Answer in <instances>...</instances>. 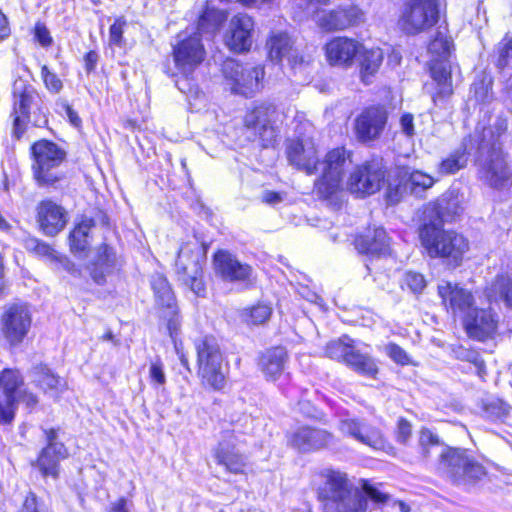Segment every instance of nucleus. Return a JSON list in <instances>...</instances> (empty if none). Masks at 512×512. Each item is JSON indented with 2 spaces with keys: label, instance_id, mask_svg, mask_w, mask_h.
Wrapping results in <instances>:
<instances>
[{
  "label": "nucleus",
  "instance_id": "obj_1",
  "mask_svg": "<svg viewBox=\"0 0 512 512\" xmlns=\"http://www.w3.org/2000/svg\"><path fill=\"white\" fill-rule=\"evenodd\" d=\"M458 201L453 191L446 192L424 211V224L420 229L421 245L431 258H445L458 266L469 250V242L455 231L442 229L445 217L457 213Z\"/></svg>",
  "mask_w": 512,
  "mask_h": 512
},
{
  "label": "nucleus",
  "instance_id": "obj_2",
  "mask_svg": "<svg viewBox=\"0 0 512 512\" xmlns=\"http://www.w3.org/2000/svg\"><path fill=\"white\" fill-rule=\"evenodd\" d=\"M508 127L507 119L498 116L493 124L486 127L480 122L477 136L476 165L481 181L495 189H504L512 178V170L501 147V137Z\"/></svg>",
  "mask_w": 512,
  "mask_h": 512
},
{
  "label": "nucleus",
  "instance_id": "obj_3",
  "mask_svg": "<svg viewBox=\"0 0 512 512\" xmlns=\"http://www.w3.org/2000/svg\"><path fill=\"white\" fill-rule=\"evenodd\" d=\"M320 499L325 512H365L367 500L340 471H328Z\"/></svg>",
  "mask_w": 512,
  "mask_h": 512
},
{
  "label": "nucleus",
  "instance_id": "obj_4",
  "mask_svg": "<svg viewBox=\"0 0 512 512\" xmlns=\"http://www.w3.org/2000/svg\"><path fill=\"white\" fill-rule=\"evenodd\" d=\"M439 471L454 484L470 488L486 474L484 467L466 454V451L446 448L441 452Z\"/></svg>",
  "mask_w": 512,
  "mask_h": 512
},
{
  "label": "nucleus",
  "instance_id": "obj_5",
  "mask_svg": "<svg viewBox=\"0 0 512 512\" xmlns=\"http://www.w3.org/2000/svg\"><path fill=\"white\" fill-rule=\"evenodd\" d=\"M32 172L37 184L42 187L55 185L64 174L59 170L66 158V152L57 144L40 140L32 145Z\"/></svg>",
  "mask_w": 512,
  "mask_h": 512
},
{
  "label": "nucleus",
  "instance_id": "obj_6",
  "mask_svg": "<svg viewBox=\"0 0 512 512\" xmlns=\"http://www.w3.org/2000/svg\"><path fill=\"white\" fill-rule=\"evenodd\" d=\"M224 87L232 94L251 97L263 88L265 76L262 65L241 64L236 60L228 59L223 68Z\"/></svg>",
  "mask_w": 512,
  "mask_h": 512
},
{
  "label": "nucleus",
  "instance_id": "obj_7",
  "mask_svg": "<svg viewBox=\"0 0 512 512\" xmlns=\"http://www.w3.org/2000/svg\"><path fill=\"white\" fill-rule=\"evenodd\" d=\"M199 375L204 385L221 390L226 384L222 354L215 338L205 336L195 342Z\"/></svg>",
  "mask_w": 512,
  "mask_h": 512
},
{
  "label": "nucleus",
  "instance_id": "obj_8",
  "mask_svg": "<svg viewBox=\"0 0 512 512\" xmlns=\"http://www.w3.org/2000/svg\"><path fill=\"white\" fill-rule=\"evenodd\" d=\"M23 377L17 369L6 368L0 371V423H11L15 416L16 402L22 401L32 407L37 403V397L29 392L18 393L23 385Z\"/></svg>",
  "mask_w": 512,
  "mask_h": 512
},
{
  "label": "nucleus",
  "instance_id": "obj_9",
  "mask_svg": "<svg viewBox=\"0 0 512 512\" xmlns=\"http://www.w3.org/2000/svg\"><path fill=\"white\" fill-rule=\"evenodd\" d=\"M203 255L199 242L192 239L181 245L175 262V272L179 281L189 286L196 295L204 292L201 266Z\"/></svg>",
  "mask_w": 512,
  "mask_h": 512
},
{
  "label": "nucleus",
  "instance_id": "obj_10",
  "mask_svg": "<svg viewBox=\"0 0 512 512\" xmlns=\"http://www.w3.org/2000/svg\"><path fill=\"white\" fill-rule=\"evenodd\" d=\"M351 163V153L344 147L330 150L319 163L322 175L315 184L317 192L325 198L336 193L342 187L345 171Z\"/></svg>",
  "mask_w": 512,
  "mask_h": 512
},
{
  "label": "nucleus",
  "instance_id": "obj_11",
  "mask_svg": "<svg viewBox=\"0 0 512 512\" xmlns=\"http://www.w3.org/2000/svg\"><path fill=\"white\" fill-rule=\"evenodd\" d=\"M32 326V313L27 304L12 303L0 315V337L10 346L20 345Z\"/></svg>",
  "mask_w": 512,
  "mask_h": 512
},
{
  "label": "nucleus",
  "instance_id": "obj_12",
  "mask_svg": "<svg viewBox=\"0 0 512 512\" xmlns=\"http://www.w3.org/2000/svg\"><path fill=\"white\" fill-rule=\"evenodd\" d=\"M439 17L438 0H407L399 25L407 34H418L434 26Z\"/></svg>",
  "mask_w": 512,
  "mask_h": 512
},
{
  "label": "nucleus",
  "instance_id": "obj_13",
  "mask_svg": "<svg viewBox=\"0 0 512 512\" xmlns=\"http://www.w3.org/2000/svg\"><path fill=\"white\" fill-rule=\"evenodd\" d=\"M314 2L313 6L307 8L305 5L304 9L308 12H312L314 22L324 31H341L350 27L356 26L363 21L362 11L353 4L340 5L332 10L316 9L318 4H327Z\"/></svg>",
  "mask_w": 512,
  "mask_h": 512
},
{
  "label": "nucleus",
  "instance_id": "obj_14",
  "mask_svg": "<svg viewBox=\"0 0 512 512\" xmlns=\"http://www.w3.org/2000/svg\"><path fill=\"white\" fill-rule=\"evenodd\" d=\"M205 49L198 33L189 30L178 34L173 46V58L176 68L185 76L191 74L204 60Z\"/></svg>",
  "mask_w": 512,
  "mask_h": 512
},
{
  "label": "nucleus",
  "instance_id": "obj_15",
  "mask_svg": "<svg viewBox=\"0 0 512 512\" xmlns=\"http://www.w3.org/2000/svg\"><path fill=\"white\" fill-rule=\"evenodd\" d=\"M352 340L344 336L327 344L326 355L331 359L343 360L355 371L367 377H374L378 367L372 357L354 350Z\"/></svg>",
  "mask_w": 512,
  "mask_h": 512
},
{
  "label": "nucleus",
  "instance_id": "obj_16",
  "mask_svg": "<svg viewBox=\"0 0 512 512\" xmlns=\"http://www.w3.org/2000/svg\"><path fill=\"white\" fill-rule=\"evenodd\" d=\"M282 113L270 103H262L254 107L245 116V125L257 131L264 146H269L277 136V123Z\"/></svg>",
  "mask_w": 512,
  "mask_h": 512
},
{
  "label": "nucleus",
  "instance_id": "obj_17",
  "mask_svg": "<svg viewBox=\"0 0 512 512\" xmlns=\"http://www.w3.org/2000/svg\"><path fill=\"white\" fill-rule=\"evenodd\" d=\"M384 181V172L377 163H366L355 168L347 182V188L358 197L377 192Z\"/></svg>",
  "mask_w": 512,
  "mask_h": 512
},
{
  "label": "nucleus",
  "instance_id": "obj_18",
  "mask_svg": "<svg viewBox=\"0 0 512 512\" xmlns=\"http://www.w3.org/2000/svg\"><path fill=\"white\" fill-rule=\"evenodd\" d=\"M363 44L354 38L336 36L324 46L327 62L331 66L350 68L355 57L362 51Z\"/></svg>",
  "mask_w": 512,
  "mask_h": 512
},
{
  "label": "nucleus",
  "instance_id": "obj_19",
  "mask_svg": "<svg viewBox=\"0 0 512 512\" xmlns=\"http://www.w3.org/2000/svg\"><path fill=\"white\" fill-rule=\"evenodd\" d=\"M289 163L307 174H314L319 164L317 148L312 138L303 137L289 140L286 147Z\"/></svg>",
  "mask_w": 512,
  "mask_h": 512
},
{
  "label": "nucleus",
  "instance_id": "obj_20",
  "mask_svg": "<svg viewBox=\"0 0 512 512\" xmlns=\"http://www.w3.org/2000/svg\"><path fill=\"white\" fill-rule=\"evenodd\" d=\"M438 295L448 312L462 319L474 308V297L470 291L448 281L438 284Z\"/></svg>",
  "mask_w": 512,
  "mask_h": 512
},
{
  "label": "nucleus",
  "instance_id": "obj_21",
  "mask_svg": "<svg viewBox=\"0 0 512 512\" xmlns=\"http://www.w3.org/2000/svg\"><path fill=\"white\" fill-rule=\"evenodd\" d=\"M254 21L247 14H237L229 22L224 36L226 46L234 52L250 50L253 43Z\"/></svg>",
  "mask_w": 512,
  "mask_h": 512
},
{
  "label": "nucleus",
  "instance_id": "obj_22",
  "mask_svg": "<svg viewBox=\"0 0 512 512\" xmlns=\"http://www.w3.org/2000/svg\"><path fill=\"white\" fill-rule=\"evenodd\" d=\"M387 111L382 107H369L355 120V134L361 142L380 137L387 123Z\"/></svg>",
  "mask_w": 512,
  "mask_h": 512
},
{
  "label": "nucleus",
  "instance_id": "obj_23",
  "mask_svg": "<svg viewBox=\"0 0 512 512\" xmlns=\"http://www.w3.org/2000/svg\"><path fill=\"white\" fill-rule=\"evenodd\" d=\"M462 322L470 338L484 341L495 334L498 320L490 309L473 308L471 312H467Z\"/></svg>",
  "mask_w": 512,
  "mask_h": 512
},
{
  "label": "nucleus",
  "instance_id": "obj_24",
  "mask_svg": "<svg viewBox=\"0 0 512 512\" xmlns=\"http://www.w3.org/2000/svg\"><path fill=\"white\" fill-rule=\"evenodd\" d=\"M435 180L432 176L422 172L413 171L411 173L405 172L401 176L399 183L388 184L386 197L390 204H395L400 201L403 192L409 190L411 194L419 196L422 192L433 186Z\"/></svg>",
  "mask_w": 512,
  "mask_h": 512
},
{
  "label": "nucleus",
  "instance_id": "obj_25",
  "mask_svg": "<svg viewBox=\"0 0 512 512\" xmlns=\"http://www.w3.org/2000/svg\"><path fill=\"white\" fill-rule=\"evenodd\" d=\"M118 267V258L110 246L101 244L94 249L87 269L91 278L97 284H104Z\"/></svg>",
  "mask_w": 512,
  "mask_h": 512
},
{
  "label": "nucleus",
  "instance_id": "obj_26",
  "mask_svg": "<svg viewBox=\"0 0 512 512\" xmlns=\"http://www.w3.org/2000/svg\"><path fill=\"white\" fill-rule=\"evenodd\" d=\"M65 209L51 200H43L37 206V221L45 235L58 234L67 224Z\"/></svg>",
  "mask_w": 512,
  "mask_h": 512
},
{
  "label": "nucleus",
  "instance_id": "obj_27",
  "mask_svg": "<svg viewBox=\"0 0 512 512\" xmlns=\"http://www.w3.org/2000/svg\"><path fill=\"white\" fill-rule=\"evenodd\" d=\"M48 445L41 451L37 466L44 476L56 477L58 474V463L68 456L67 449L62 443L56 442V431L51 429L45 432Z\"/></svg>",
  "mask_w": 512,
  "mask_h": 512
},
{
  "label": "nucleus",
  "instance_id": "obj_28",
  "mask_svg": "<svg viewBox=\"0 0 512 512\" xmlns=\"http://www.w3.org/2000/svg\"><path fill=\"white\" fill-rule=\"evenodd\" d=\"M339 430L344 435H348L374 449H383L385 446L383 436L378 429L360 423L355 419H342L339 423Z\"/></svg>",
  "mask_w": 512,
  "mask_h": 512
},
{
  "label": "nucleus",
  "instance_id": "obj_29",
  "mask_svg": "<svg viewBox=\"0 0 512 512\" xmlns=\"http://www.w3.org/2000/svg\"><path fill=\"white\" fill-rule=\"evenodd\" d=\"M214 457L218 464L232 473H241L246 465L245 458L235 450V436L225 432L222 439L214 449Z\"/></svg>",
  "mask_w": 512,
  "mask_h": 512
},
{
  "label": "nucleus",
  "instance_id": "obj_30",
  "mask_svg": "<svg viewBox=\"0 0 512 512\" xmlns=\"http://www.w3.org/2000/svg\"><path fill=\"white\" fill-rule=\"evenodd\" d=\"M331 439L325 430L301 427L290 436L289 443L300 452H310L325 447Z\"/></svg>",
  "mask_w": 512,
  "mask_h": 512
},
{
  "label": "nucleus",
  "instance_id": "obj_31",
  "mask_svg": "<svg viewBox=\"0 0 512 512\" xmlns=\"http://www.w3.org/2000/svg\"><path fill=\"white\" fill-rule=\"evenodd\" d=\"M215 269L221 277L228 281H244L250 278L252 268L239 262L232 254L219 251L214 256Z\"/></svg>",
  "mask_w": 512,
  "mask_h": 512
},
{
  "label": "nucleus",
  "instance_id": "obj_32",
  "mask_svg": "<svg viewBox=\"0 0 512 512\" xmlns=\"http://www.w3.org/2000/svg\"><path fill=\"white\" fill-rule=\"evenodd\" d=\"M479 130L480 123L477 125L474 135L464 139L462 148L455 150L442 160L439 165L441 174H454L467 166L470 151L474 148L477 149L476 140Z\"/></svg>",
  "mask_w": 512,
  "mask_h": 512
},
{
  "label": "nucleus",
  "instance_id": "obj_33",
  "mask_svg": "<svg viewBox=\"0 0 512 512\" xmlns=\"http://www.w3.org/2000/svg\"><path fill=\"white\" fill-rule=\"evenodd\" d=\"M355 247L362 254L382 256L389 253V239L383 228H376L373 232L358 236Z\"/></svg>",
  "mask_w": 512,
  "mask_h": 512
},
{
  "label": "nucleus",
  "instance_id": "obj_34",
  "mask_svg": "<svg viewBox=\"0 0 512 512\" xmlns=\"http://www.w3.org/2000/svg\"><path fill=\"white\" fill-rule=\"evenodd\" d=\"M266 47L269 58L275 62L287 59L289 63L296 64L297 54L293 48V41L285 32H273L269 37Z\"/></svg>",
  "mask_w": 512,
  "mask_h": 512
},
{
  "label": "nucleus",
  "instance_id": "obj_35",
  "mask_svg": "<svg viewBox=\"0 0 512 512\" xmlns=\"http://www.w3.org/2000/svg\"><path fill=\"white\" fill-rule=\"evenodd\" d=\"M33 99L34 93L31 89L23 88L20 90L17 86H15L13 130L17 138H20L24 133L25 124L28 120V114Z\"/></svg>",
  "mask_w": 512,
  "mask_h": 512
},
{
  "label": "nucleus",
  "instance_id": "obj_36",
  "mask_svg": "<svg viewBox=\"0 0 512 512\" xmlns=\"http://www.w3.org/2000/svg\"><path fill=\"white\" fill-rule=\"evenodd\" d=\"M33 373L34 381L50 396L58 398L67 390L65 379L53 373L47 366L39 365L34 368Z\"/></svg>",
  "mask_w": 512,
  "mask_h": 512
},
{
  "label": "nucleus",
  "instance_id": "obj_37",
  "mask_svg": "<svg viewBox=\"0 0 512 512\" xmlns=\"http://www.w3.org/2000/svg\"><path fill=\"white\" fill-rule=\"evenodd\" d=\"M94 227V221L91 218H83L71 231L69 235L70 251L77 257L85 256L86 250L90 245V232Z\"/></svg>",
  "mask_w": 512,
  "mask_h": 512
},
{
  "label": "nucleus",
  "instance_id": "obj_38",
  "mask_svg": "<svg viewBox=\"0 0 512 512\" xmlns=\"http://www.w3.org/2000/svg\"><path fill=\"white\" fill-rule=\"evenodd\" d=\"M287 360V352L282 347L267 350L260 359L259 365L268 379L275 380L282 374Z\"/></svg>",
  "mask_w": 512,
  "mask_h": 512
},
{
  "label": "nucleus",
  "instance_id": "obj_39",
  "mask_svg": "<svg viewBox=\"0 0 512 512\" xmlns=\"http://www.w3.org/2000/svg\"><path fill=\"white\" fill-rule=\"evenodd\" d=\"M357 56H359L360 74L362 81L365 84H369L372 77L378 72L383 62V52L380 48L373 47L367 49L363 45L362 51Z\"/></svg>",
  "mask_w": 512,
  "mask_h": 512
},
{
  "label": "nucleus",
  "instance_id": "obj_40",
  "mask_svg": "<svg viewBox=\"0 0 512 512\" xmlns=\"http://www.w3.org/2000/svg\"><path fill=\"white\" fill-rule=\"evenodd\" d=\"M151 285L155 293L156 304L161 312L169 310V314H175L176 301L167 279L160 275H154Z\"/></svg>",
  "mask_w": 512,
  "mask_h": 512
},
{
  "label": "nucleus",
  "instance_id": "obj_41",
  "mask_svg": "<svg viewBox=\"0 0 512 512\" xmlns=\"http://www.w3.org/2000/svg\"><path fill=\"white\" fill-rule=\"evenodd\" d=\"M151 285L155 293L156 304L161 312L169 310V314H175L176 301L167 279L160 275H154Z\"/></svg>",
  "mask_w": 512,
  "mask_h": 512
},
{
  "label": "nucleus",
  "instance_id": "obj_42",
  "mask_svg": "<svg viewBox=\"0 0 512 512\" xmlns=\"http://www.w3.org/2000/svg\"><path fill=\"white\" fill-rule=\"evenodd\" d=\"M226 14L218 9L207 8L199 18L197 31L200 38L204 34H214L225 21Z\"/></svg>",
  "mask_w": 512,
  "mask_h": 512
},
{
  "label": "nucleus",
  "instance_id": "obj_43",
  "mask_svg": "<svg viewBox=\"0 0 512 512\" xmlns=\"http://www.w3.org/2000/svg\"><path fill=\"white\" fill-rule=\"evenodd\" d=\"M431 76L439 87V93L449 95L452 92L451 70L447 60H431Z\"/></svg>",
  "mask_w": 512,
  "mask_h": 512
},
{
  "label": "nucleus",
  "instance_id": "obj_44",
  "mask_svg": "<svg viewBox=\"0 0 512 512\" xmlns=\"http://www.w3.org/2000/svg\"><path fill=\"white\" fill-rule=\"evenodd\" d=\"M161 317L167 319V329L169 331L170 337L172 338L174 342V348L176 354L179 356L181 364L189 369V361L185 353L183 352L182 343L178 342L176 337L178 335V331L180 329L181 321L178 317V310L177 306L175 307V314H169V310L160 312Z\"/></svg>",
  "mask_w": 512,
  "mask_h": 512
},
{
  "label": "nucleus",
  "instance_id": "obj_45",
  "mask_svg": "<svg viewBox=\"0 0 512 512\" xmlns=\"http://www.w3.org/2000/svg\"><path fill=\"white\" fill-rule=\"evenodd\" d=\"M488 297L495 301L503 300L512 308V280L504 276L497 277L488 291Z\"/></svg>",
  "mask_w": 512,
  "mask_h": 512
},
{
  "label": "nucleus",
  "instance_id": "obj_46",
  "mask_svg": "<svg viewBox=\"0 0 512 512\" xmlns=\"http://www.w3.org/2000/svg\"><path fill=\"white\" fill-rule=\"evenodd\" d=\"M24 246L28 251L35 253L37 256L49 262L56 263L57 259H60V254L55 249L37 238H27L24 242Z\"/></svg>",
  "mask_w": 512,
  "mask_h": 512
},
{
  "label": "nucleus",
  "instance_id": "obj_47",
  "mask_svg": "<svg viewBox=\"0 0 512 512\" xmlns=\"http://www.w3.org/2000/svg\"><path fill=\"white\" fill-rule=\"evenodd\" d=\"M272 314V307L266 303H258L242 312V318L247 324H264Z\"/></svg>",
  "mask_w": 512,
  "mask_h": 512
},
{
  "label": "nucleus",
  "instance_id": "obj_48",
  "mask_svg": "<svg viewBox=\"0 0 512 512\" xmlns=\"http://www.w3.org/2000/svg\"><path fill=\"white\" fill-rule=\"evenodd\" d=\"M451 49V41L442 33H437L428 47L432 60H447Z\"/></svg>",
  "mask_w": 512,
  "mask_h": 512
},
{
  "label": "nucleus",
  "instance_id": "obj_49",
  "mask_svg": "<svg viewBox=\"0 0 512 512\" xmlns=\"http://www.w3.org/2000/svg\"><path fill=\"white\" fill-rule=\"evenodd\" d=\"M471 92L479 103H487L492 99V80L483 76L472 84Z\"/></svg>",
  "mask_w": 512,
  "mask_h": 512
},
{
  "label": "nucleus",
  "instance_id": "obj_50",
  "mask_svg": "<svg viewBox=\"0 0 512 512\" xmlns=\"http://www.w3.org/2000/svg\"><path fill=\"white\" fill-rule=\"evenodd\" d=\"M149 380L155 389L164 390L166 384V374L164 365L160 360H155L150 363Z\"/></svg>",
  "mask_w": 512,
  "mask_h": 512
},
{
  "label": "nucleus",
  "instance_id": "obj_51",
  "mask_svg": "<svg viewBox=\"0 0 512 512\" xmlns=\"http://www.w3.org/2000/svg\"><path fill=\"white\" fill-rule=\"evenodd\" d=\"M497 67L504 69L512 62V40L504 38L497 48Z\"/></svg>",
  "mask_w": 512,
  "mask_h": 512
},
{
  "label": "nucleus",
  "instance_id": "obj_52",
  "mask_svg": "<svg viewBox=\"0 0 512 512\" xmlns=\"http://www.w3.org/2000/svg\"><path fill=\"white\" fill-rule=\"evenodd\" d=\"M403 285L414 294H419L425 289L426 280L422 274L409 271L404 276Z\"/></svg>",
  "mask_w": 512,
  "mask_h": 512
},
{
  "label": "nucleus",
  "instance_id": "obj_53",
  "mask_svg": "<svg viewBox=\"0 0 512 512\" xmlns=\"http://www.w3.org/2000/svg\"><path fill=\"white\" fill-rule=\"evenodd\" d=\"M41 77L45 84V87L52 93H59L63 88L61 79L49 68L44 65L41 68Z\"/></svg>",
  "mask_w": 512,
  "mask_h": 512
},
{
  "label": "nucleus",
  "instance_id": "obj_54",
  "mask_svg": "<svg viewBox=\"0 0 512 512\" xmlns=\"http://www.w3.org/2000/svg\"><path fill=\"white\" fill-rule=\"evenodd\" d=\"M440 444L439 437L434 434L428 428H422L419 433V445L422 450V454L427 456L429 454V448L438 446Z\"/></svg>",
  "mask_w": 512,
  "mask_h": 512
},
{
  "label": "nucleus",
  "instance_id": "obj_55",
  "mask_svg": "<svg viewBox=\"0 0 512 512\" xmlns=\"http://www.w3.org/2000/svg\"><path fill=\"white\" fill-rule=\"evenodd\" d=\"M385 353L397 364H411V360L407 352L395 343L387 344L385 346Z\"/></svg>",
  "mask_w": 512,
  "mask_h": 512
},
{
  "label": "nucleus",
  "instance_id": "obj_56",
  "mask_svg": "<svg viewBox=\"0 0 512 512\" xmlns=\"http://www.w3.org/2000/svg\"><path fill=\"white\" fill-rule=\"evenodd\" d=\"M125 26L126 20L123 17L117 18L111 25L109 29V42L111 45L122 46Z\"/></svg>",
  "mask_w": 512,
  "mask_h": 512
},
{
  "label": "nucleus",
  "instance_id": "obj_57",
  "mask_svg": "<svg viewBox=\"0 0 512 512\" xmlns=\"http://www.w3.org/2000/svg\"><path fill=\"white\" fill-rule=\"evenodd\" d=\"M57 111L65 115L68 118V121L71 125L74 127H80L81 126V118L79 117L78 113L72 109V107L68 104L65 100H59L57 103Z\"/></svg>",
  "mask_w": 512,
  "mask_h": 512
},
{
  "label": "nucleus",
  "instance_id": "obj_58",
  "mask_svg": "<svg viewBox=\"0 0 512 512\" xmlns=\"http://www.w3.org/2000/svg\"><path fill=\"white\" fill-rule=\"evenodd\" d=\"M411 433H412V425L410 424V422L404 418H400L397 423V432H396L397 440L400 443L405 444L410 439Z\"/></svg>",
  "mask_w": 512,
  "mask_h": 512
},
{
  "label": "nucleus",
  "instance_id": "obj_59",
  "mask_svg": "<svg viewBox=\"0 0 512 512\" xmlns=\"http://www.w3.org/2000/svg\"><path fill=\"white\" fill-rule=\"evenodd\" d=\"M399 123L401 132L406 137L412 138L415 135L414 116L411 113L402 114Z\"/></svg>",
  "mask_w": 512,
  "mask_h": 512
},
{
  "label": "nucleus",
  "instance_id": "obj_60",
  "mask_svg": "<svg viewBox=\"0 0 512 512\" xmlns=\"http://www.w3.org/2000/svg\"><path fill=\"white\" fill-rule=\"evenodd\" d=\"M363 488L365 494L376 503L385 504L390 499L386 493H383L378 488L373 487L369 484H365Z\"/></svg>",
  "mask_w": 512,
  "mask_h": 512
},
{
  "label": "nucleus",
  "instance_id": "obj_61",
  "mask_svg": "<svg viewBox=\"0 0 512 512\" xmlns=\"http://www.w3.org/2000/svg\"><path fill=\"white\" fill-rule=\"evenodd\" d=\"M35 38L44 47H47L52 43V38L48 29L40 23H37L35 26Z\"/></svg>",
  "mask_w": 512,
  "mask_h": 512
},
{
  "label": "nucleus",
  "instance_id": "obj_62",
  "mask_svg": "<svg viewBox=\"0 0 512 512\" xmlns=\"http://www.w3.org/2000/svg\"><path fill=\"white\" fill-rule=\"evenodd\" d=\"M56 263L61 265V267L72 276H79L81 273V270L77 267V265L66 256L60 254V259H57Z\"/></svg>",
  "mask_w": 512,
  "mask_h": 512
},
{
  "label": "nucleus",
  "instance_id": "obj_63",
  "mask_svg": "<svg viewBox=\"0 0 512 512\" xmlns=\"http://www.w3.org/2000/svg\"><path fill=\"white\" fill-rule=\"evenodd\" d=\"M19 512H39L38 501L34 494L30 493L25 497Z\"/></svg>",
  "mask_w": 512,
  "mask_h": 512
},
{
  "label": "nucleus",
  "instance_id": "obj_64",
  "mask_svg": "<svg viewBox=\"0 0 512 512\" xmlns=\"http://www.w3.org/2000/svg\"><path fill=\"white\" fill-rule=\"evenodd\" d=\"M262 201L269 205H276L283 201V195L279 192L266 190L262 194Z\"/></svg>",
  "mask_w": 512,
  "mask_h": 512
}]
</instances>
